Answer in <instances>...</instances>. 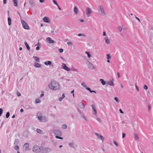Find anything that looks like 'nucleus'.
<instances>
[{
    "mask_svg": "<svg viewBox=\"0 0 153 153\" xmlns=\"http://www.w3.org/2000/svg\"><path fill=\"white\" fill-rule=\"evenodd\" d=\"M61 68L62 69H65L67 71H69L70 70V69L64 63H63L61 66Z\"/></svg>",
    "mask_w": 153,
    "mask_h": 153,
    "instance_id": "obj_8",
    "label": "nucleus"
},
{
    "mask_svg": "<svg viewBox=\"0 0 153 153\" xmlns=\"http://www.w3.org/2000/svg\"><path fill=\"white\" fill-rule=\"evenodd\" d=\"M54 133L55 134L59 136H61L62 135L61 132L59 130H56L54 131Z\"/></svg>",
    "mask_w": 153,
    "mask_h": 153,
    "instance_id": "obj_15",
    "label": "nucleus"
},
{
    "mask_svg": "<svg viewBox=\"0 0 153 153\" xmlns=\"http://www.w3.org/2000/svg\"><path fill=\"white\" fill-rule=\"evenodd\" d=\"M107 59H110L111 58L110 56V55L109 54H108L107 55Z\"/></svg>",
    "mask_w": 153,
    "mask_h": 153,
    "instance_id": "obj_47",
    "label": "nucleus"
},
{
    "mask_svg": "<svg viewBox=\"0 0 153 153\" xmlns=\"http://www.w3.org/2000/svg\"><path fill=\"white\" fill-rule=\"evenodd\" d=\"M55 137L56 138H57V139H61V140L63 139V138L62 137H59V135H56L55 136Z\"/></svg>",
    "mask_w": 153,
    "mask_h": 153,
    "instance_id": "obj_43",
    "label": "nucleus"
},
{
    "mask_svg": "<svg viewBox=\"0 0 153 153\" xmlns=\"http://www.w3.org/2000/svg\"><path fill=\"white\" fill-rule=\"evenodd\" d=\"M54 30H52L51 31V33H52V34H55L56 33V31H54Z\"/></svg>",
    "mask_w": 153,
    "mask_h": 153,
    "instance_id": "obj_52",
    "label": "nucleus"
},
{
    "mask_svg": "<svg viewBox=\"0 0 153 153\" xmlns=\"http://www.w3.org/2000/svg\"><path fill=\"white\" fill-rule=\"evenodd\" d=\"M17 95L19 97L21 95V94L19 92H17Z\"/></svg>",
    "mask_w": 153,
    "mask_h": 153,
    "instance_id": "obj_54",
    "label": "nucleus"
},
{
    "mask_svg": "<svg viewBox=\"0 0 153 153\" xmlns=\"http://www.w3.org/2000/svg\"><path fill=\"white\" fill-rule=\"evenodd\" d=\"M29 3L30 4H32L34 3V2L33 1L31 0L30 1Z\"/></svg>",
    "mask_w": 153,
    "mask_h": 153,
    "instance_id": "obj_60",
    "label": "nucleus"
},
{
    "mask_svg": "<svg viewBox=\"0 0 153 153\" xmlns=\"http://www.w3.org/2000/svg\"><path fill=\"white\" fill-rule=\"evenodd\" d=\"M36 131L38 133L41 134H43L44 133L42 130L39 128H37L36 129Z\"/></svg>",
    "mask_w": 153,
    "mask_h": 153,
    "instance_id": "obj_23",
    "label": "nucleus"
},
{
    "mask_svg": "<svg viewBox=\"0 0 153 153\" xmlns=\"http://www.w3.org/2000/svg\"><path fill=\"white\" fill-rule=\"evenodd\" d=\"M21 22L23 27L26 29H29V27L27 23L24 20H21Z\"/></svg>",
    "mask_w": 153,
    "mask_h": 153,
    "instance_id": "obj_7",
    "label": "nucleus"
},
{
    "mask_svg": "<svg viewBox=\"0 0 153 153\" xmlns=\"http://www.w3.org/2000/svg\"><path fill=\"white\" fill-rule=\"evenodd\" d=\"M99 9V12L101 16H105L106 13L104 10L103 7L102 5H100L98 7Z\"/></svg>",
    "mask_w": 153,
    "mask_h": 153,
    "instance_id": "obj_3",
    "label": "nucleus"
},
{
    "mask_svg": "<svg viewBox=\"0 0 153 153\" xmlns=\"http://www.w3.org/2000/svg\"><path fill=\"white\" fill-rule=\"evenodd\" d=\"M40 3H42L45 1V0H39Z\"/></svg>",
    "mask_w": 153,
    "mask_h": 153,
    "instance_id": "obj_59",
    "label": "nucleus"
},
{
    "mask_svg": "<svg viewBox=\"0 0 153 153\" xmlns=\"http://www.w3.org/2000/svg\"><path fill=\"white\" fill-rule=\"evenodd\" d=\"M37 117L38 120L40 122H44L48 121V119L47 117L41 115L39 114H37Z\"/></svg>",
    "mask_w": 153,
    "mask_h": 153,
    "instance_id": "obj_2",
    "label": "nucleus"
},
{
    "mask_svg": "<svg viewBox=\"0 0 153 153\" xmlns=\"http://www.w3.org/2000/svg\"><path fill=\"white\" fill-rule=\"evenodd\" d=\"M28 133L27 131H25L23 133V136L27 138L28 136Z\"/></svg>",
    "mask_w": 153,
    "mask_h": 153,
    "instance_id": "obj_17",
    "label": "nucleus"
},
{
    "mask_svg": "<svg viewBox=\"0 0 153 153\" xmlns=\"http://www.w3.org/2000/svg\"><path fill=\"white\" fill-rule=\"evenodd\" d=\"M74 12L75 14L76 15L78 13V9L77 7L75 6L74 9Z\"/></svg>",
    "mask_w": 153,
    "mask_h": 153,
    "instance_id": "obj_22",
    "label": "nucleus"
},
{
    "mask_svg": "<svg viewBox=\"0 0 153 153\" xmlns=\"http://www.w3.org/2000/svg\"><path fill=\"white\" fill-rule=\"evenodd\" d=\"M44 63L45 65H48L51 64V61H49L48 62H44Z\"/></svg>",
    "mask_w": 153,
    "mask_h": 153,
    "instance_id": "obj_25",
    "label": "nucleus"
},
{
    "mask_svg": "<svg viewBox=\"0 0 153 153\" xmlns=\"http://www.w3.org/2000/svg\"><path fill=\"white\" fill-rule=\"evenodd\" d=\"M114 143L116 145V146H118V143H117V142L115 141H114Z\"/></svg>",
    "mask_w": 153,
    "mask_h": 153,
    "instance_id": "obj_51",
    "label": "nucleus"
},
{
    "mask_svg": "<svg viewBox=\"0 0 153 153\" xmlns=\"http://www.w3.org/2000/svg\"><path fill=\"white\" fill-rule=\"evenodd\" d=\"M63 98L62 97H60L59 98V100L60 101H61L62 100H63Z\"/></svg>",
    "mask_w": 153,
    "mask_h": 153,
    "instance_id": "obj_56",
    "label": "nucleus"
},
{
    "mask_svg": "<svg viewBox=\"0 0 153 153\" xmlns=\"http://www.w3.org/2000/svg\"><path fill=\"white\" fill-rule=\"evenodd\" d=\"M49 88L51 89L56 90L60 89V86L59 84L55 81H52L48 85Z\"/></svg>",
    "mask_w": 153,
    "mask_h": 153,
    "instance_id": "obj_1",
    "label": "nucleus"
},
{
    "mask_svg": "<svg viewBox=\"0 0 153 153\" xmlns=\"http://www.w3.org/2000/svg\"><path fill=\"white\" fill-rule=\"evenodd\" d=\"M33 58L35 59L36 61L37 62H39V59L38 57L36 56H33Z\"/></svg>",
    "mask_w": 153,
    "mask_h": 153,
    "instance_id": "obj_24",
    "label": "nucleus"
},
{
    "mask_svg": "<svg viewBox=\"0 0 153 153\" xmlns=\"http://www.w3.org/2000/svg\"><path fill=\"white\" fill-rule=\"evenodd\" d=\"M46 41L49 43H52L54 42V41L52 40L51 38L49 37L47 38Z\"/></svg>",
    "mask_w": 153,
    "mask_h": 153,
    "instance_id": "obj_12",
    "label": "nucleus"
},
{
    "mask_svg": "<svg viewBox=\"0 0 153 153\" xmlns=\"http://www.w3.org/2000/svg\"><path fill=\"white\" fill-rule=\"evenodd\" d=\"M88 68L90 70H92L94 69V65L91 63L89 61H88Z\"/></svg>",
    "mask_w": 153,
    "mask_h": 153,
    "instance_id": "obj_10",
    "label": "nucleus"
},
{
    "mask_svg": "<svg viewBox=\"0 0 153 153\" xmlns=\"http://www.w3.org/2000/svg\"><path fill=\"white\" fill-rule=\"evenodd\" d=\"M34 66L36 67L40 68L41 67V65L37 63H35Z\"/></svg>",
    "mask_w": 153,
    "mask_h": 153,
    "instance_id": "obj_29",
    "label": "nucleus"
},
{
    "mask_svg": "<svg viewBox=\"0 0 153 153\" xmlns=\"http://www.w3.org/2000/svg\"><path fill=\"white\" fill-rule=\"evenodd\" d=\"M3 110L2 108H0V116H1L2 114L3 113Z\"/></svg>",
    "mask_w": 153,
    "mask_h": 153,
    "instance_id": "obj_45",
    "label": "nucleus"
},
{
    "mask_svg": "<svg viewBox=\"0 0 153 153\" xmlns=\"http://www.w3.org/2000/svg\"><path fill=\"white\" fill-rule=\"evenodd\" d=\"M86 89L87 90L89 91L91 93L94 92L95 93H96V92L95 91H91V89L88 87H86Z\"/></svg>",
    "mask_w": 153,
    "mask_h": 153,
    "instance_id": "obj_30",
    "label": "nucleus"
},
{
    "mask_svg": "<svg viewBox=\"0 0 153 153\" xmlns=\"http://www.w3.org/2000/svg\"><path fill=\"white\" fill-rule=\"evenodd\" d=\"M100 80L102 85H104L105 84V82L103 79H100Z\"/></svg>",
    "mask_w": 153,
    "mask_h": 153,
    "instance_id": "obj_31",
    "label": "nucleus"
},
{
    "mask_svg": "<svg viewBox=\"0 0 153 153\" xmlns=\"http://www.w3.org/2000/svg\"><path fill=\"white\" fill-rule=\"evenodd\" d=\"M71 70L73 71H75V72H77V70L74 67H72L71 68Z\"/></svg>",
    "mask_w": 153,
    "mask_h": 153,
    "instance_id": "obj_34",
    "label": "nucleus"
},
{
    "mask_svg": "<svg viewBox=\"0 0 153 153\" xmlns=\"http://www.w3.org/2000/svg\"><path fill=\"white\" fill-rule=\"evenodd\" d=\"M114 100L118 103L119 102V101L117 97H115L114 98Z\"/></svg>",
    "mask_w": 153,
    "mask_h": 153,
    "instance_id": "obj_48",
    "label": "nucleus"
},
{
    "mask_svg": "<svg viewBox=\"0 0 153 153\" xmlns=\"http://www.w3.org/2000/svg\"><path fill=\"white\" fill-rule=\"evenodd\" d=\"M81 116L84 120L86 121H88V119L87 117L84 115L83 113L81 115Z\"/></svg>",
    "mask_w": 153,
    "mask_h": 153,
    "instance_id": "obj_20",
    "label": "nucleus"
},
{
    "mask_svg": "<svg viewBox=\"0 0 153 153\" xmlns=\"http://www.w3.org/2000/svg\"><path fill=\"white\" fill-rule=\"evenodd\" d=\"M81 85L83 87L86 88V84L84 82H82L81 84Z\"/></svg>",
    "mask_w": 153,
    "mask_h": 153,
    "instance_id": "obj_38",
    "label": "nucleus"
},
{
    "mask_svg": "<svg viewBox=\"0 0 153 153\" xmlns=\"http://www.w3.org/2000/svg\"><path fill=\"white\" fill-rule=\"evenodd\" d=\"M10 115V113L9 112H7L6 113V118H8Z\"/></svg>",
    "mask_w": 153,
    "mask_h": 153,
    "instance_id": "obj_37",
    "label": "nucleus"
},
{
    "mask_svg": "<svg viewBox=\"0 0 153 153\" xmlns=\"http://www.w3.org/2000/svg\"><path fill=\"white\" fill-rule=\"evenodd\" d=\"M78 36H85V35L84 34H82V33H79L78 34Z\"/></svg>",
    "mask_w": 153,
    "mask_h": 153,
    "instance_id": "obj_39",
    "label": "nucleus"
},
{
    "mask_svg": "<svg viewBox=\"0 0 153 153\" xmlns=\"http://www.w3.org/2000/svg\"><path fill=\"white\" fill-rule=\"evenodd\" d=\"M51 151V149L48 147L43 148L42 147V148L41 149V152L43 153H46L48 152H49Z\"/></svg>",
    "mask_w": 153,
    "mask_h": 153,
    "instance_id": "obj_5",
    "label": "nucleus"
},
{
    "mask_svg": "<svg viewBox=\"0 0 153 153\" xmlns=\"http://www.w3.org/2000/svg\"><path fill=\"white\" fill-rule=\"evenodd\" d=\"M62 128L64 129H65L67 128V126L66 124H63L62 125Z\"/></svg>",
    "mask_w": 153,
    "mask_h": 153,
    "instance_id": "obj_33",
    "label": "nucleus"
},
{
    "mask_svg": "<svg viewBox=\"0 0 153 153\" xmlns=\"http://www.w3.org/2000/svg\"><path fill=\"white\" fill-rule=\"evenodd\" d=\"M7 0H4L3 1V3L4 4H6L7 3Z\"/></svg>",
    "mask_w": 153,
    "mask_h": 153,
    "instance_id": "obj_57",
    "label": "nucleus"
},
{
    "mask_svg": "<svg viewBox=\"0 0 153 153\" xmlns=\"http://www.w3.org/2000/svg\"><path fill=\"white\" fill-rule=\"evenodd\" d=\"M135 88H136V89L138 91H139V88L138 87V86L137 85H135Z\"/></svg>",
    "mask_w": 153,
    "mask_h": 153,
    "instance_id": "obj_55",
    "label": "nucleus"
},
{
    "mask_svg": "<svg viewBox=\"0 0 153 153\" xmlns=\"http://www.w3.org/2000/svg\"><path fill=\"white\" fill-rule=\"evenodd\" d=\"M119 111L120 113H122V114L123 113V111L121 109H120Z\"/></svg>",
    "mask_w": 153,
    "mask_h": 153,
    "instance_id": "obj_61",
    "label": "nucleus"
},
{
    "mask_svg": "<svg viewBox=\"0 0 153 153\" xmlns=\"http://www.w3.org/2000/svg\"><path fill=\"white\" fill-rule=\"evenodd\" d=\"M107 84L111 86H113L114 85V82L112 81H109L107 82Z\"/></svg>",
    "mask_w": 153,
    "mask_h": 153,
    "instance_id": "obj_19",
    "label": "nucleus"
},
{
    "mask_svg": "<svg viewBox=\"0 0 153 153\" xmlns=\"http://www.w3.org/2000/svg\"><path fill=\"white\" fill-rule=\"evenodd\" d=\"M24 43H25V46H26L27 49L28 50H30V48L29 47V45H28V44L27 43V42H25Z\"/></svg>",
    "mask_w": 153,
    "mask_h": 153,
    "instance_id": "obj_26",
    "label": "nucleus"
},
{
    "mask_svg": "<svg viewBox=\"0 0 153 153\" xmlns=\"http://www.w3.org/2000/svg\"><path fill=\"white\" fill-rule=\"evenodd\" d=\"M19 142V139H17L15 140L14 144L15 145L17 144Z\"/></svg>",
    "mask_w": 153,
    "mask_h": 153,
    "instance_id": "obj_35",
    "label": "nucleus"
},
{
    "mask_svg": "<svg viewBox=\"0 0 153 153\" xmlns=\"http://www.w3.org/2000/svg\"><path fill=\"white\" fill-rule=\"evenodd\" d=\"M13 2L14 5L15 7H17L18 6L17 0H13Z\"/></svg>",
    "mask_w": 153,
    "mask_h": 153,
    "instance_id": "obj_21",
    "label": "nucleus"
},
{
    "mask_svg": "<svg viewBox=\"0 0 153 153\" xmlns=\"http://www.w3.org/2000/svg\"><path fill=\"white\" fill-rule=\"evenodd\" d=\"M52 1L53 2L56 6H58V4L57 3V2L56 1H55V0H53Z\"/></svg>",
    "mask_w": 153,
    "mask_h": 153,
    "instance_id": "obj_44",
    "label": "nucleus"
},
{
    "mask_svg": "<svg viewBox=\"0 0 153 153\" xmlns=\"http://www.w3.org/2000/svg\"><path fill=\"white\" fill-rule=\"evenodd\" d=\"M43 20L44 22L46 23H49L50 22V19L47 17H45L43 18Z\"/></svg>",
    "mask_w": 153,
    "mask_h": 153,
    "instance_id": "obj_13",
    "label": "nucleus"
},
{
    "mask_svg": "<svg viewBox=\"0 0 153 153\" xmlns=\"http://www.w3.org/2000/svg\"><path fill=\"white\" fill-rule=\"evenodd\" d=\"M104 39L105 40V43L107 44H109L110 43V41L109 39L107 37H105L104 38Z\"/></svg>",
    "mask_w": 153,
    "mask_h": 153,
    "instance_id": "obj_18",
    "label": "nucleus"
},
{
    "mask_svg": "<svg viewBox=\"0 0 153 153\" xmlns=\"http://www.w3.org/2000/svg\"><path fill=\"white\" fill-rule=\"evenodd\" d=\"M143 88L146 90L147 89H148V87L146 85H145L144 86V87H143Z\"/></svg>",
    "mask_w": 153,
    "mask_h": 153,
    "instance_id": "obj_50",
    "label": "nucleus"
},
{
    "mask_svg": "<svg viewBox=\"0 0 153 153\" xmlns=\"http://www.w3.org/2000/svg\"><path fill=\"white\" fill-rule=\"evenodd\" d=\"M97 120L99 122H101V119L99 118H97Z\"/></svg>",
    "mask_w": 153,
    "mask_h": 153,
    "instance_id": "obj_53",
    "label": "nucleus"
},
{
    "mask_svg": "<svg viewBox=\"0 0 153 153\" xmlns=\"http://www.w3.org/2000/svg\"><path fill=\"white\" fill-rule=\"evenodd\" d=\"M91 107L92 108V111L94 112V114L96 115L97 114V112L96 111V110L95 108V106L94 105H91Z\"/></svg>",
    "mask_w": 153,
    "mask_h": 153,
    "instance_id": "obj_16",
    "label": "nucleus"
},
{
    "mask_svg": "<svg viewBox=\"0 0 153 153\" xmlns=\"http://www.w3.org/2000/svg\"><path fill=\"white\" fill-rule=\"evenodd\" d=\"M117 29L120 32H121L122 29V27L120 26L118 27Z\"/></svg>",
    "mask_w": 153,
    "mask_h": 153,
    "instance_id": "obj_42",
    "label": "nucleus"
},
{
    "mask_svg": "<svg viewBox=\"0 0 153 153\" xmlns=\"http://www.w3.org/2000/svg\"><path fill=\"white\" fill-rule=\"evenodd\" d=\"M19 146L18 145H16L15 147H14V149L15 150H18L19 149Z\"/></svg>",
    "mask_w": 153,
    "mask_h": 153,
    "instance_id": "obj_41",
    "label": "nucleus"
},
{
    "mask_svg": "<svg viewBox=\"0 0 153 153\" xmlns=\"http://www.w3.org/2000/svg\"><path fill=\"white\" fill-rule=\"evenodd\" d=\"M59 51L60 53H62L63 51V50L62 48H60L59 49Z\"/></svg>",
    "mask_w": 153,
    "mask_h": 153,
    "instance_id": "obj_49",
    "label": "nucleus"
},
{
    "mask_svg": "<svg viewBox=\"0 0 153 153\" xmlns=\"http://www.w3.org/2000/svg\"><path fill=\"white\" fill-rule=\"evenodd\" d=\"M67 44L68 45L71 46H72L73 45V43L71 42H67Z\"/></svg>",
    "mask_w": 153,
    "mask_h": 153,
    "instance_id": "obj_40",
    "label": "nucleus"
},
{
    "mask_svg": "<svg viewBox=\"0 0 153 153\" xmlns=\"http://www.w3.org/2000/svg\"><path fill=\"white\" fill-rule=\"evenodd\" d=\"M134 139H135V140L136 141L138 139H139L138 136V135L137 134H136V133H134Z\"/></svg>",
    "mask_w": 153,
    "mask_h": 153,
    "instance_id": "obj_27",
    "label": "nucleus"
},
{
    "mask_svg": "<svg viewBox=\"0 0 153 153\" xmlns=\"http://www.w3.org/2000/svg\"><path fill=\"white\" fill-rule=\"evenodd\" d=\"M78 111L79 112V114L81 115L82 113L81 111L79 109L78 110Z\"/></svg>",
    "mask_w": 153,
    "mask_h": 153,
    "instance_id": "obj_62",
    "label": "nucleus"
},
{
    "mask_svg": "<svg viewBox=\"0 0 153 153\" xmlns=\"http://www.w3.org/2000/svg\"><path fill=\"white\" fill-rule=\"evenodd\" d=\"M69 145L72 147H74V143H69Z\"/></svg>",
    "mask_w": 153,
    "mask_h": 153,
    "instance_id": "obj_46",
    "label": "nucleus"
},
{
    "mask_svg": "<svg viewBox=\"0 0 153 153\" xmlns=\"http://www.w3.org/2000/svg\"><path fill=\"white\" fill-rule=\"evenodd\" d=\"M8 24L9 25H10L11 24V20L10 17L8 18Z\"/></svg>",
    "mask_w": 153,
    "mask_h": 153,
    "instance_id": "obj_28",
    "label": "nucleus"
},
{
    "mask_svg": "<svg viewBox=\"0 0 153 153\" xmlns=\"http://www.w3.org/2000/svg\"><path fill=\"white\" fill-rule=\"evenodd\" d=\"M125 136V134L124 133H122V138H123Z\"/></svg>",
    "mask_w": 153,
    "mask_h": 153,
    "instance_id": "obj_63",
    "label": "nucleus"
},
{
    "mask_svg": "<svg viewBox=\"0 0 153 153\" xmlns=\"http://www.w3.org/2000/svg\"><path fill=\"white\" fill-rule=\"evenodd\" d=\"M86 12L87 16L88 17L91 14L92 11L91 8L89 7H87L86 8Z\"/></svg>",
    "mask_w": 153,
    "mask_h": 153,
    "instance_id": "obj_6",
    "label": "nucleus"
},
{
    "mask_svg": "<svg viewBox=\"0 0 153 153\" xmlns=\"http://www.w3.org/2000/svg\"><path fill=\"white\" fill-rule=\"evenodd\" d=\"M85 53L87 54L89 58H90L91 57V55L89 52L87 51H85Z\"/></svg>",
    "mask_w": 153,
    "mask_h": 153,
    "instance_id": "obj_36",
    "label": "nucleus"
},
{
    "mask_svg": "<svg viewBox=\"0 0 153 153\" xmlns=\"http://www.w3.org/2000/svg\"><path fill=\"white\" fill-rule=\"evenodd\" d=\"M79 107L81 109L84 108L85 107L84 103L82 102H80L79 103Z\"/></svg>",
    "mask_w": 153,
    "mask_h": 153,
    "instance_id": "obj_14",
    "label": "nucleus"
},
{
    "mask_svg": "<svg viewBox=\"0 0 153 153\" xmlns=\"http://www.w3.org/2000/svg\"><path fill=\"white\" fill-rule=\"evenodd\" d=\"M106 35V32L105 31H103V36H105Z\"/></svg>",
    "mask_w": 153,
    "mask_h": 153,
    "instance_id": "obj_58",
    "label": "nucleus"
},
{
    "mask_svg": "<svg viewBox=\"0 0 153 153\" xmlns=\"http://www.w3.org/2000/svg\"><path fill=\"white\" fill-rule=\"evenodd\" d=\"M41 101L39 98H37L35 100V102L36 103H40Z\"/></svg>",
    "mask_w": 153,
    "mask_h": 153,
    "instance_id": "obj_32",
    "label": "nucleus"
},
{
    "mask_svg": "<svg viewBox=\"0 0 153 153\" xmlns=\"http://www.w3.org/2000/svg\"><path fill=\"white\" fill-rule=\"evenodd\" d=\"M23 149L25 150L26 151L27 150L29 149V145L27 143H25L23 146Z\"/></svg>",
    "mask_w": 153,
    "mask_h": 153,
    "instance_id": "obj_11",
    "label": "nucleus"
},
{
    "mask_svg": "<svg viewBox=\"0 0 153 153\" xmlns=\"http://www.w3.org/2000/svg\"><path fill=\"white\" fill-rule=\"evenodd\" d=\"M135 18H136L139 21V22H140V19L138 17H137L136 16Z\"/></svg>",
    "mask_w": 153,
    "mask_h": 153,
    "instance_id": "obj_64",
    "label": "nucleus"
},
{
    "mask_svg": "<svg viewBox=\"0 0 153 153\" xmlns=\"http://www.w3.org/2000/svg\"><path fill=\"white\" fill-rule=\"evenodd\" d=\"M95 134L98 137V138L99 139L101 140L102 142L104 141V138L101 134L97 133H95Z\"/></svg>",
    "mask_w": 153,
    "mask_h": 153,
    "instance_id": "obj_9",
    "label": "nucleus"
},
{
    "mask_svg": "<svg viewBox=\"0 0 153 153\" xmlns=\"http://www.w3.org/2000/svg\"><path fill=\"white\" fill-rule=\"evenodd\" d=\"M42 148V146H39L37 145L34 146L32 148V150L33 152H38L41 151V149Z\"/></svg>",
    "mask_w": 153,
    "mask_h": 153,
    "instance_id": "obj_4",
    "label": "nucleus"
}]
</instances>
